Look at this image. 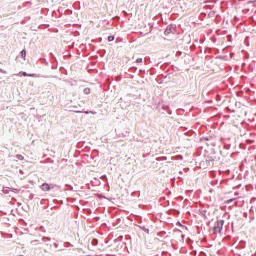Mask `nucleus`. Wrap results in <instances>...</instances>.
<instances>
[{"label": "nucleus", "mask_w": 256, "mask_h": 256, "mask_svg": "<svg viewBox=\"0 0 256 256\" xmlns=\"http://www.w3.org/2000/svg\"><path fill=\"white\" fill-rule=\"evenodd\" d=\"M113 39H115L113 36L108 37V41H113Z\"/></svg>", "instance_id": "7"}, {"label": "nucleus", "mask_w": 256, "mask_h": 256, "mask_svg": "<svg viewBox=\"0 0 256 256\" xmlns=\"http://www.w3.org/2000/svg\"><path fill=\"white\" fill-rule=\"evenodd\" d=\"M224 222L223 220H219L216 222V224L213 227V231L215 234L221 233V230L223 229Z\"/></svg>", "instance_id": "1"}, {"label": "nucleus", "mask_w": 256, "mask_h": 256, "mask_svg": "<svg viewBox=\"0 0 256 256\" xmlns=\"http://www.w3.org/2000/svg\"><path fill=\"white\" fill-rule=\"evenodd\" d=\"M164 33L165 35H169L171 33V29L167 28Z\"/></svg>", "instance_id": "5"}, {"label": "nucleus", "mask_w": 256, "mask_h": 256, "mask_svg": "<svg viewBox=\"0 0 256 256\" xmlns=\"http://www.w3.org/2000/svg\"><path fill=\"white\" fill-rule=\"evenodd\" d=\"M136 63H143V58H138V59L136 60Z\"/></svg>", "instance_id": "6"}, {"label": "nucleus", "mask_w": 256, "mask_h": 256, "mask_svg": "<svg viewBox=\"0 0 256 256\" xmlns=\"http://www.w3.org/2000/svg\"><path fill=\"white\" fill-rule=\"evenodd\" d=\"M93 243H94V244L97 243V240H93Z\"/></svg>", "instance_id": "8"}, {"label": "nucleus", "mask_w": 256, "mask_h": 256, "mask_svg": "<svg viewBox=\"0 0 256 256\" xmlns=\"http://www.w3.org/2000/svg\"><path fill=\"white\" fill-rule=\"evenodd\" d=\"M86 93H88L89 89H85Z\"/></svg>", "instance_id": "9"}, {"label": "nucleus", "mask_w": 256, "mask_h": 256, "mask_svg": "<svg viewBox=\"0 0 256 256\" xmlns=\"http://www.w3.org/2000/svg\"><path fill=\"white\" fill-rule=\"evenodd\" d=\"M16 159H18L19 161H23V159H25V157H23V155H21V154H17Z\"/></svg>", "instance_id": "3"}, {"label": "nucleus", "mask_w": 256, "mask_h": 256, "mask_svg": "<svg viewBox=\"0 0 256 256\" xmlns=\"http://www.w3.org/2000/svg\"><path fill=\"white\" fill-rule=\"evenodd\" d=\"M42 191H51V186L47 183L42 184L41 186Z\"/></svg>", "instance_id": "2"}, {"label": "nucleus", "mask_w": 256, "mask_h": 256, "mask_svg": "<svg viewBox=\"0 0 256 256\" xmlns=\"http://www.w3.org/2000/svg\"><path fill=\"white\" fill-rule=\"evenodd\" d=\"M21 56H22V57H27V51L22 50V51H21Z\"/></svg>", "instance_id": "4"}]
</instances>
